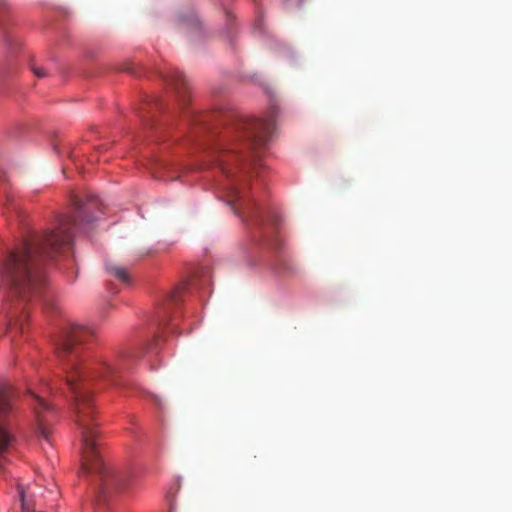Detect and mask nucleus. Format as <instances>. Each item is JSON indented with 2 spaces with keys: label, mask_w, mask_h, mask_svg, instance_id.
I'll return each mask as SVG.
<instances>
[{
  "label": "nucleus",
  "mask_w": 512,
  "mask_h": 512,
  "mask_svg": "<svg viewBox=\"0 0 512 512\" xmlns=\"http://www.w3.org/2000/svg\"><path fill=\"white\" fill-rule=\"evenodd\" d=\"M190 121L195 132H211L217 137L209 152V162L229 181L228 204L236 214L239 209L245 210L251 221L259 225L263 241L277 248L280 240L275 233V220L266 227L263 217L246 201V186L240 185V180L244 183L261 160V151L275 130L274 116L250 119L231 111H214L191 115Z\"/></svg>",
  "instance_id": "f257e3e1"
},
{
  "label": "nucleus",
  "mask_w": 512,
  "mask_h": 512,
  "mask_svg": "<svg viewBox=\"0 0 512 512\" xmlns=\"http://www.w3.org/2000/svg\"><path fill=\"white\" fill-rule=\"evenodd\" d=\"M94 332L82 325L71 324L63 329L57 343V354L66 373V384L74 394L76 422L82 435V465L84 474L95 473L100 477L103 493L110 489L124 491L129 477L123 472L108 471L101 459L96 441L93 402L89 389L82 383L88 377H98L115 387L122 386L121 372L129 369L131 362L140 358L138 351H126L112 358H99L88 365L81 357L80 345Z\"/></svg>",
  "instance_id": "f03ea898"
},
{
  "label": "nucleus",
  "mask_w": 512,
  "mask_h": 512,
  "mask_svg": "<svg viewBox=\"0 0 512 512\" xmlns=\"http://www.w3.org/2000/svg\"><path fill=\"white\" fill-rule=\"evenodd\" d=\"M75 215L62 216L54 229L25 239L10 251L0 263V285L5 290L9 306V330L24 331L28 316L24 313V303L38 297L45 285L43 264L55 254L66 252L72 246V229L82 224L93 223L95 212L102 211V203L97 196L73 195L71 198Z\"/></svg>",
  "instance_id": "7ed1b4c3"
},
{
  "label": "nucleus",
  "mask_w": 512,
  "mask_h": 512,
  "mask_svg": "<svg viewBox=\"0 0 512 512\" xmlns=\"http://www.w3.org/2000/svg\"><path fill=\"white\" fill-rule=\"evenodd\" d=\"M14 392L6 383L0 382V452L5 451L13 442V436L5 425L6 416L13 410Z\"/></svg>",
  "instance_id": "20e7f679"
},
{
  "label": "nucleus",
  "mask_w": 512,
  "mask_h": 512,
  "mask_svg": "<svg viewBox=\"0 0 512 512\" xmlns=\"http://www.w3.org/2000/svg\"><path fill=\"white\" fill-rule=\"evenodd\" d=\"M32 398L34 401L33 409L37 422V431L41 436L48 440L50 434V416H52L53 409L47 402L37 395L32 394Z\"/></svg>",
  "instance_id": "39448f33"
},
{
  "label": "nucleus",
  "mask_w": 512,
  "mask_h": 512,
  "mask_svg": "<svg viewBox=\"0 0 512 512\" xmlns=\"http://www.w3.org/2000/svg\"><path fill=\"white\" fill-rule=\"evenodd\" d=\"M162 109L160 98L147 96L138 108V115L145 125H153L157 113Z\"/></svg>",
  "instance_id": "423d86ee"
},
{
  "label": "nucleus",
  "mask_w": 512,
  "mask_h": 512,
  "mask_svg": "<svg viewBox=\"0 0 512 512\" xmlns=\"http://www.w3.org/2000/svg\"><path fill=\"white\" fill-rule=\"evenodd\" d=\"M169 84L174 88L177 96L178 101L183 109L185 105L188 104L187 99V89L188 84L185 79V77L178 71H173L170 75H163L162 76Z\"/></svg>",
  "instance_id": "0eeeda50"
},
{
  "label": "nucleus",
  "mask_w": 512,
  "mask_h": 512,
  "mask_svg": "<svg viewBox=\"0 0 512 512\" xmlns=\"http://www.w3.org/2000/svg\"><path fill=\"white\" fill-rule=\"evenodd\" d=\"M107 272L117 279L119 282L123 284H129L130 283V277L128 270L122 266H119L117 264H114L112 262H107L106 265Z\"/></svg>",
  "instance_id": "6e6552de"
},
{
  "label": "nucleus",
  "mask_w": 512,
  "mask_h": 512,
  "mask_svg": "<svg viewBox=\"0 0 512 512\" xmlns=\"http://www.w3.org/2000/svg\"><path fill=\"white\" fill-rule=\"evenodd\" d=\"M4 42L7 50V61L10 63L12 61L13 55L21 49L22 43L16 37L10 34H6L4 36Z\"/></svg>",
  "instance_id": "1a4fd4ad"
},
{
  "label": "nucleus",
  "mask_w": 512,
  "mask_h": 512,
  "mask_svg": "<svg viewBox=\"0 0 512 512\" xmlns=\"http://www.w3.org/2000/svg\"><path fill=\"white\" fill-rule=\"evenodd\" d=\"M10 12V6L7 0H0V28L4 25L6 16Z\"/></svg>",
  "instance_id": "9d476101"
},
{
  "label": "nucleus",
  "mask_w": 512,
  "mask_h": 512,
  "mask_svg": "<svg viewBox=\"0 0 512 512\" xmlns=\"http://www.w3.org/2000/svg\"><path fill=\"white\" fill-rule=\"evenodd\" d=\"M185 286H186V284H183L181 287H179V288L173 290L172 292H170V294L168 296V301L173 303V304L178 303V301L181 298L182 291H183Z\"/></svg>",
  "instance_id": "9b49d317"
},
{
  "label": "nucleus",
  "mask_w": 512,
  "mask_h": 512,
  "mask_svg": "<svg viewBox=\"0 0 512 512\" xmlns=\"http://www.w3.org/2000/svg\"><path fill=\"white\" fill-rule=\"evenodd\" d=\"M30 68L33 74L38 78H43L48 75L44 68L36 66L35 64H31Z\"/></svg>",
  "instance_id": "f8f14e48"
},
{
  "label": "nucleus",
  "mask_w": 512,
  "mask_h": 512,
  "mask_svg": "<svg viewBox=\"0 0 512 512\" xmlns=\"http://www.w3.org/2000/svg\"><path fill=\"white\" fill-rule=\"evenodd\" d=\"M19 495H20V498H21L22 507H23V509H25L26 503H25V493H24L23 489L19 490Z\"/></svg>",
  "instance_id": "ddd939ff"
},
{
  "label": "nucleus",
  "mask_w": 512,
  "mask_h": 512,
  "mask_svg": "<svg viewBox=\"0 0 512 512\" xmlns=\"http://www.w3.org/2000/svg\"><path fill=\"white\" fill-rule=\"evenodd\" d=\"M191 23H192V25H193V26H195V27H197V26H198V24H199V23H198V20H197L196 18H192V19H191Z\"/></svg>",
  "instance_id": "4468645a"
},
{
  "label": "nucleus",
  "mask_w": 512,
  "mask_h": 512,
  "mask_svg": "<svg viewBox=\"0 0 512 512\" xmlns=\"http://www.w3.org/2000/svg\"><path fill=\"white\" fill-rule=\"evenodd\" d=\"M152 349V344H148L145 346V350L149 351Z\"/></svg>",
  "instance_id": "2eb2a0df"
},
{
  "label": "nucleus",
  "mask_w": 512,
  "mask_h": 512,
  "mask_svg": "<svg viewBox=\"0 0 512 512\" xmlns=\"http://www.w3.org/2000/svg\"><path fill=\"white\" fill-rule=\"evenodd\" d=\"M153 399H154V401H155V403H156L157 405H160V404H159V400H158V398H157L156 396H153Z\"/></svg>",
  "instance_id": "dca6fc26"
}]
</instances>
